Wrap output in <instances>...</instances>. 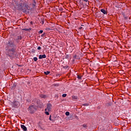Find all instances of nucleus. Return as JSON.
<instances>
[{
	"mask_svg": "<svg viewBox=\"0 0 131 131\" xmlns=\"http://www.w3.org/2000/svg\"><path fill=\"white\" fill-rule=\"evenodd\" d=\"M52 110V104L48 103L47 105V108L45 109V114L46 115H50V112Z\"/></svg>",
	"mask_w": 131,
	"mask_h": 131,
	"instance_id": "f257e3e1",
	"label": "nucleus"
},
{
	"mask_svg": "<svg viewBox=\"0 0 131 131\" xmlns=\"http://www.w3.org/2000/svg\"><path fill=\"white\" fill-rule=\"evenodd\" d=\"M15 55V50L11 49L8 51V53H7V56L10 57V59H12V57L13 55Z\"/></svg>",
	"mask_w": 131,
	"mask_h": 131,
	"instance_id": "f03ea898",
	"label": "nucleus"
},
{
	"mask_svg": "<svg viewBox=\"0 0 131 131\" xmlns=\"http://www.w3.org/2000/svg\"><path fill=\"white\" fill-rule=\"evenodd\" d=\"M12 105L14 108H18L20 106V102L18 101L14 100L12 102Z\"/></svg>",
	"mask_w": 131,
	"mask_h": 131,
	"instance_id": "7ed1b4c3",
	"label": "nucleus"
},
{
	"mask_svg": "<svg viewBox=\"0 0 131 131\" xmlns=\"http://www.w3.org/2000/svg\"><path fill=\"white\" fill-rule=\"evenodd\" d=\"M34 109H35V108L34 107V106L31 105L29 106V111H30V113L31 114L34 113Z\"/></svg>",
	"mask_w": 131,
	"mask_h": 131,
	"instance_id": "20e7f679",
	"label": "nucleus"
},
{
	"mask_svg": "<svg viewBox=\"0 0 131 131\" xmlns=\"http://www.w3.org/2000/svg\"><path fill=\"white\" fill-rule=\"evenodd\" d=\"M24 7V4L20 3L18 5V10H23Z\"/></svg>",
	"mask_w": 131,
	"mask_h": 131,
	"instance_id": "39448f33",
	"label": "nucleus"
},
{
	"mask_svg": "<svg viewBox=\"0 0 131 131\" xmlns=\"http://www.w3.org/2000/svg\"><path fill=\"white\" fill-rule=\"evenodd\" d=\"M46 58H47V56L46 55V54L40 55L39 56V59H46Z\"/></svg>",
	"mask_w": 131,
	"mask_h": 131,
	"instance_id": "423d86ee",
	"label": "nucleus"
},
{
	"mask_svg": "<svg viewBox=\"0 0 131 131\" xmlns=\"http://www.w3.org/2000/svg\"><path fill=\"white\" fill-rule=\"evenodd\" d=\"M21 128H22L24 131L27 130V127H26V126H25L24 125H21Z\"/></svg>",
	"mask_w": 131,
	"mask_h": 131,
	"instance_id": "0eeeda50",
	"label": "nucleus"
},
{
	"mask_svg": "<svg viewBox=\"0 0 131 131\" xmlns=\"http://www.w3.org/2000/svg\"><path fill=\"white\" fill-rule=\"evenodd\" d=\"M100 11L101 12V13H103V14L107 15V11H106V10H105L104 9H101Z\"/></svg>",
	"mask_w": 131,
	"mask_h": 131,
	"instance_id": "6e6552de",
	"label": "nucleus"
},
{
	"mask_svg": "<svg viewBox=\"0 0 131 131\" xmlns=\"http://www.w3.org/2000/svg\"><path fill=\"white\" fill-rule=\"evenodd\" d=\"M40 98H42L43 99H46L47 98V96L46 95L41 94L40 95Z\"/></svg>",
	"mask_w": 131,
	"mask_h": 131,
	"instance_id": "1a4fd4ad",
	"label": "nucleus"
},
{
	"mask_svg": "<svg viewBox=\"0 0 131 131\" xmlns=\"http://www.w3.org/2000/svg\"><path fill=\"white\" fill-rule=\"evenodd\" d=\"M44 73L45 74H46V75H48V74H50V73H51V72L47 71V72H45Z\"/></svg>",
	"mask_w": 131,
	"mask_h": 131,
	"instance_id": "9d476101",
	"label": "nucleus"
},
{
	"mask_svg": "<svg viewBox=\"0 0 131 131\" xmlns=\"http://www.w3.org/2000/svg\"><path fill=\"white\" fill-rule=\"evenodd\" d=\"M72 98L73 99V100H77V96H73Z\"/></svg>",
	"mask_w": 131,
	"mask_h": 131,
	"instance_id": "9b49d317",
	"label": "nucleus"
},
{
	"mask_svg": "<svg viewBox=\"0 0 131 131\" xmlns=\"http://www.w3.org/2000/svg\"><path fill=\"white\" fill-rule=\"evenodd\" d=\"M21 39H22V36H18L17 37V40H21Z\"/></svg>",
	"mask_w": 131,
	"mask_h": 131,
	"instance_id": "f8f14e48",
	"label": "nucleus"
},
{
	"mask_svg": "<svg viewBox=\"0 0 131 131\" xmlns=\"http://www.w3.org/2000/svg\"><path fill=\"white\" fill-rule=\"evenodd\" d=\"M70 113H69V112H66V115H67V116H69V115H70Z\"/></svg>",
	"mask_w": 131,
	"mask_h": 131,
	"instance_id": "ddd939ff",
	"label": "nucleus"
},
{
	"mask_svg": "<svg viewBox=\"0 0 131 131\" xmlns=\"http://www.w3.org/2000/svg\"><path fill=\"white\" fill-rule=\"evenodd\" d=\"M33 60L35 62H36V61H37V57H34Z\"/></svg>",
	"mask_w": 131,
	"mask_h": 131,
	"instance_id": "4468645a",
	"label": "nucleus"
},
{
	"mask_svg": "<svg viewBox=\"0 0 131 131\" xmlns=\"http://www.w3.org/2000/svg\"><path fill=\"white\" fill-rule=\"evenodd\" d=\"M67 96V94H63L62 95V97L63 98H65V97H66Z\"/></svg>",
	"mask_w": 131,
	"mask_h": 131,
	"instance_id": "2eb2a0df",
	"label": "nucleus"
},
{
	"mask_svg": "<svg viewBox=\"0 0 131 131\" xmlns=\"http://www.w3.org/2000/svg\"><path fill=\"white\" fill-rule=\"evenodd\" d=\"M77 78H78V79H81V76H80V75H78V76H77Z\"/></svg>",
	"mask_w": 131,
	"mask_h": 131,
	"instance_id": "dca6fc26",
	"label": "nucleus"
},
{
	"mask_svg": "<svg viewBox=\"0 0 131 131\" xmlns=\"http://www.w3.org/2000/svg\"><path fill=\"white\" fill-rule=\"evenodd\" d=\"M82 127H84V128H88V126L85 125H83Z\"/></svg>",
	"mask_w": 131,
	"mask_h": 131,
	"instance_id": "f3484780",
	"label": "nucleus"
},
{
	"mask_svg": "<svg viewBox=\"0 0 131 131\" xmlns=\"http://www.w3.org/2000/svg\"><path fill=\"white\" fill-rule=\"evenodd\" d=\"M24 30H25L26 31H28L29 30H31V29H24Z\"/></svg>",
	"mask_w": 131,
	"mask_h": 131,
	"instance_id": "a211bd4d",
	"label": "nucleus"
},
{
	"mask_svg": "<svg viewBox=\"0 0 131 131\" xmlns=\"http://www.w3.org/2000/svg\"><path fill=\"white\" fill-rule=\"evenodd\" d=\"M42 32H43V31H42V30H40V31H39V33H40V34L42 33Z\"/></svg>",
	"mask_w": 131,
	"mask_h": 131,
	"instance_id": "6ab92c4d",
	"label": "nucleus"
},
{
	"mask_svg": "<svg viewBox=\"0 0 131 131\" xmlns=\"http://www.w3.org/2000/svg\"><path fill=\"white\" fill-rule=\"evenodd\" d=\"M37 50H41V47H38V48H37Z\"/></svg>",
	"mask_w": 131,
	"mask_h": 131,
	"instance_id": "aec40b11",
	"label": "nucleus"
},
{
	"mask_svg": "<svg viewBox=\"0 0 131 131\" xmlns=\"http://www.w3.org/2000/svg\"><path fill=\"white\" fill-rule=\"evenodd\" d=\"M83 2H85V3H88L89 2V0H82Z\"/></svg>",
	"mask_w": 131,
	"mask_h": 131,
	"instance_id": "412c9836",
	"label": "nucleus"
},
{
	"mask_svg": "<svg viewBox=\"0 0 131 131\" xmlns=\"http://www.w3.org/2000/svg\"><path fill=\"white\" fill-rule=\"evenodd\" d=\"M79 29L80 30L83 29V28H82V27H80V28H79Z\"/></svg>",
	"mask_w": 131,
	"mask_h": 131,
	"instance_id": "4be33fe9",
	"label": "nucleus"
},
{
	"mask_svg": "<svg viewBox=\"0 0 131 131\" xmlns=\"http://www.w3.org/2000/svg\"><path fill=\"white\" fill-rule=\"evenodd\" d=\"M51 117H52L51 116H50V117H49V119H50V120H52V118H51Z\"/></svg>",
	"mask_w": 131,
	"mask_h": 131,
	"instance_id": "5701e85b",
	"label": "nucleus"
},
{
	"mask_svg": "<svg viewBox=\"0 0 131 131\" xmlns=\"http://www.w3.org/2000/svg\"><path fill=\"white\" fill-rule=\"evenodd\" d=\"M30 24H31V25H32V24H33V22L31 21V22H30Z\"/></svg>",
	"mask_w": 131,
	"mask_h": 131,
	"instance_id": "b1692460",
	"label": "nucleus"
},
{
	"mask_svg": "<svg viewBox=\"0 0 131 131\" xmlns=\"http://www.w3.org/2000/svg\"><path fill=\"white\" fill-rule=\"evenodd\" d=\"M84 106H88L86 104H84Z\"/></svg>",
	"mask_w": 131,
	"mask_h": 131,
	"instance_id": "393cba45",
	"label": "nucleus"
},
{
	"mask_svg": "<svg viewBox=\"0 0 131 131\" xmlns=\"http://www.w3.org/2000/svg\"><path fill=\"white\" fill-rule=\"evenodd\" d=\"M81 26H83V25H81Z\"/></svg>",
	"mask_w": 131,
	"mask_h": 131,
	"instance_id": "a878e982",
	"label": "nucleus"
}]
</instances>
